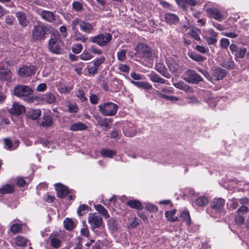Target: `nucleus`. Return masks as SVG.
Returning a JSON list of instances; mask_svg holds the SVG:
<instances>
[{"instance_id": "1", "label": "nucleus", "mask_w": 249, "mask_h": 249, "mask_svg": "<svg viewBox=\"0 0 249 249\" xmlns=\"http://www.w3.org/2000/svg\"><path fill=\"white\" fill-rule=\"evenodd\" d=\"M79 26L80 30L86 34H89L95 31V24L94 23H90L87 20L76 18L71 22L72 30H76V27Z\"/></svg>"}, {"instance_id": "2", "label": "nucleus", "mask_w": 249, "mask_h": 249, "mask_svg": "<svg viewBox=\"0 0 249 249\" xmlns=\"http://www.w3.org/2000/svg\"><path fill=\"white\" fill-rule=\"evenodd\" d=\"M136 54L139 57L144 60H152L155 56V53L146 44L140 43L138 44L136 48Z\"/></svg>"}, {"instance_id": "3", "label": "nucleus", "mask_w": 249, "mask_h": 249, "mask_svg": "<svg viewBox=\"0 0 249 249\" xmlns=\"http://www.w3.org/2000/svg\"><path fill=\"white\" fill-rule=\"evenodd\" d=\"M98 110L103 115L113 116L117 112L118 106L111 102H105L98 106Z\"/></svg>"}, {"instance_id": "4", "label": "nucleus", "mask_w": 249, "mask_h": 249, "mask_svg": "<svg viewBox=\"0 0 249 249\" xmlns=\"http://www.w3.org/2000/svg\"><path fill=\"white\" fill-rule=\"evenodd\" d=\"M48 28L42 23H39L34 27L32 31V38L34 40L44 39L48 32Z\"/></svg>"}, {"instance_id": "5", "label": "nucleus", "mask_w": 249, "mask_h": 249, "mask_svg": "<svg viewBox=\"0 0 249 249\" xmlns=\"http://www.w3.org/2000/svg\"><path fill=\"white\" fill-rule=\"evenodd\" d=\"M33 93V89L26 85H17L14 89V95L20 98L28 97L32 95Z\"/></svg>"}, {"instance_id": "6", "label": "nucleus", "mask_w": 249, "mask_h": 249, "mask_svg": "<svg viewBox=\"0 0 249 249\" xmlns=\"http://www.w3.org/2000/svg\"><path fill=\"white\" fill-rule=\"evenodd\" d=\"M112 36L108 33L99 34L91 38V41L101 47L106 46L111 40Z\"/></svg>"}, {"instance_id": "7", "label": "nucleus", "mask_w": 249, "mask_h": 249, "mask_svg": "<svg viewBox=\"0 0 249 249\" xmlns=\"http://www.w3.org/2000/svg\"><path fill=\"white\" fill-rule=\"evenodd\" d=\"M61 41L58 37H53L50 39L48 47L50 52L55 54H60L62 52L61 48Z\"/></svg>"}, {"instance_id": "8", "label": "nucleus", "mask_w": 249, "mask_h": 249, "mask_svg": "<svg viewBox=\"0 0 249 249\" xmlns=\"http://www.w3.org/2000/svg\"><path fill=\"white\" fill-rule=\"evenodd\" d=\"M184 80L191 84H196L202 80V78L195 71L191 70L185 72Z\"/></svg>"}, {"instance_id": "9", "label": "nucleus", "mask_w": 249, "mask_h": 249, "mask_svg": "<svg viewBox=\"0 0 249 249\" xmlns=\"http://www.w3.org/2000/svg\"><path fill=\"white\" fill-rule=\"evenodd\" d=\"M88 222L91 227V229L94 231L95 228H100L103 223L102 218L95 213H90L89 214Z\"/></svg>"}, {"instance_id": "10", "label": "nucleus", "mask_w": 249, "mask_h": 249, "mask_svg": "<svg viewBox=\"0 0 249 249\" xmlns=\"http://www.w3.org/2000/svg\"><path fill=\"white\" fill-rule=\"evenodd\" d=\"M38 14L43 20L49 22H53L56 19L55 13L50 11L41 9L38 11Z\"/></svg>"}, {"instance_id": "11", "label": "nucleus", "mask_w": 249, "mask_h": 249, "mask_svg": "<svg viewBox=\"0 0 249 249\" xmlns=\"http://www.w3.org/2000/svg\"><path fill=\"white\" fill-rule=\"evenodd\" d=\"M36 69L33 65L24 66L18 69V74L21 77L32 76L35 73Z\"/></svg>"}, {"instance_id": "12", "label": "nucleus", "mask_w": 249, "mask_h": 249, "mask_svg": "<svg viewBox=\"0 0 249 249\" xmlns=\"http://www.w3.org/2000/svg\"><path fill=\"white\" fill-rule=\"evenodd\" d=\"M166 62L170 71L172 73H178L180 71V66L178 62L172 57L167 58Z\"/></svg>"}, {"instance_id": "13", "label": "nucleus", "mask_w": 249, "mask_h": 249, "mask_svg": "<svg viewBox=\"0 0 249 249\" xmlns=\"http://www.w3.org/2000/svg\"><path fill=\"white\" fill-rule=\"evenodd\" d=\"M207 212L210 215L216 217L218 215V198H215L207 208Z\"/></svg>"}, {"instance_id": "14", "label": "nucleus", "mask_w": 249, "mask_h": 249, "mask_svg": "<svg viewBox=\"0 0 249 249\" xmlns=\"http://www.w3.org/2000/svg\"><path fill=\"white\" fill-rule=\"evenodd\" d=\"M25 111V107L16 102L13 103L12 107L10 109L9 112L13 115L18 116Z\"/></svg>"}, {"instance_id": "15", "label": "nucleus", "mask_w": 249, "mask_h": 249, "mask_svg": "<svg viewBox=\"0 0 249 249\" xmlns=\"http://www.w3.org/2000/svg\"><path fill=\"white\" fill-rule=\"evenodd\" d=\"M55 188L57 192V196L59 197L64 198L69 194L67 187L61 183L55 184Z\"/></svg>"}, {"instance_id": "16", "label": "nucleus", "mask_w": 249, "mask_h": 249, "mask_svg": "<svg viewBox=\"0 0 249 249\" xmlns=\"http://www.w3.org/2000/svg\"><path fill=\"white\" fill-rule=\"evenodd\" d=\"M38 101L44 104H53L55 102V96L51 93H46L41 97H38Z\"/></svg>"}, {"instance_id": "17", "label": "nucleus", "mask_w": 249, "mask_h": 249, "mask_svg": "<svg viewBox=\"0 0 249 249\" xmlns=\"http://www.w3.org/2000/svg\"><path fill=\"white\" fill-rule=\"evenodd\" d=\"M216 36V33L212 30H209L208 31V34L206 35L204 38L208 45H214L216 44L217 42Z\"/></svg>"}, {"instance_id": "18", "label": "nucleus", "mask_w": 249, "mask_h": 249, "mask_svg": "<svg viewBox=\"0 0 249 249\" xmlns=\"http://www.w3.org/2000/svg\"><path fill=\"white\" fill-rule=\"evenodd\" d=\"M124 134L128 137H132L137 133L136 129L135 126L131 123L124 125L123 128Z\"/></svg>"}, {"instance_id": "19", "label": "nucleus", "mask_w": 249, "mask_h": 249, "mask_svg": "<svg viewBox=\"0 0 249 249\" xmlns=\"http://www.w3.org/2000/svg\"><path fill=\"white\" fill-rule=\"evenodd\" d=\"M16 16L18 21L19 24L22 27H26L28 24L26 14L22 11L17 12Z\"/></svg>"}, {"instance_id": "20", "label": "nucleus", "mask_w": 249, "mask_h": 249, "mask_svg": "<svg viewBox=\"0 0 249 249\" xmlns=\"http://www.w3.org/2000/svg\"><path fill=\"white\" fill-rule=\"evenodd\" d=\"M4 142L5 144V147L8 150H14L18 146V142L16 140L12 141L9 138H6L4 140Z\"/></svg>"}, {"instance_id": "21", "label": "nucleus", "mask_w": 249, "mask_h": 249, "mask_svg": "<svg viewBox=\"0 0 249 249\" xmlns=\"http://www.w3.org/2000/svg\"><path fill=\"white\" fill-rule=\"evenodd\" d=\"M173 85L177 89L182 90L185 92H193V90L191 87L186 84L182 81L177 83H173Z\"/></svg>"}, {"instance_id": "22", "label": "nucleus", "mask_w": 249, "mask_h": 249, "mask_svg": "<svg viewBox=\"0 0 249 249\" xmlns=\"http://www.w3.org/2000/svg\"><path fill=\"white\" fill-rule=\"evenodd\" d=\"M156 70L164 77L169 78L170 74L167 71L166 68L162 63H158L156 65Z\"/></svg>"}, {"instance_id": "23", "label": "nucleus", "mask_w": 249, "mask_h": 249, "mask_svg": "<svg viewBox=\"0 0 249 249\" xmlns=\"http://www.w3.org/2000/svg\"><path fill=\"white\" fill-rule=\"evenodd\" d=\"M165 20L170 24H175L178 22V17L173 13H167L165 15Z\"/></svg>"}, {"instance_id": "24", "label": "nucleus", "mask_w": 249, "mask_h": 249, "mask_svg": "<svg viewBox=\"0 0 249 249\" xmlns=\"http://www.w3.org/2000/svg\"><path fill=\"white\" fill-rule=\"evenodd\" d=\"M148 77L151 81L160 84H166V81L160 77L158 74L154 72H152L148 75Z\"/></svg>"}, {"instance_id": "25", "label": "nucleus", "mask_w": 249, "mask_h": 249, "mask_svg": "<svg viewBox=\"0 0 249 249\" xmlns=\"http://www.w3.org/2000/svg\"><path fill=\"white\" fill-rule=\"evenodd\" d=\"M122 81L118 78H114L111 81L110 84V90L117 92L121 88Z\"/></svg>"}, {"instance_id": "26", "label": "nucleus", "mask_w": 249, "mask_h": 249, "mask_svg": "<svg viewBox=\"0 0 249 249\" xmlns=\"http://www.w3.org/2000/svg\"><path fill=\"white\" fill-rule=\"evenodd\" d=\"M12 73L10 71L0 70V79L8 82L12 80Z\"/></svg>"}, {"instance_id": "27", "label": "nucleus", "mask_w": 249, "mask_h": 249, "mask_svg": "<svg viewBox=\"0 0 249 249\" xmlns=\"http://www.w3.org/2000/svg\"><path fill=\"white\" fill-rule=\"evenodd\" d=\"M130 82L131 84L136 86L138 88H142L144 89H150L152 88V85L147 82H137L134 80H131Z\"/></svg>"}, {"instance_id": "28", "label": "nucleus", "mask_w": 249, "mask_h": 249, "mask_svg": "<svg viewBox=\"0 0 249 249\" xmlns=\"http://www.w3.org/2000/svg\"><path fill=\"white\" fill-rule=\"evenodd\" d=\"M51 246L54 248H59L61 245L60 239L55 235H51L49 238Z\"/></svg>"}, {"instance_id": "29", "label": "nucleus", "mask_w": 249, "mask_h": 249, "mask_svg": "<svg viewBox=\"0 0 249 249\" xmlns=\"http://www.w3.org/2000/svg\"><path fill=\"white\" fill-rule=\"evenodd\" d=\"M74 32L73 38L74 40L76 41H81L83 42H86L88 39V37L84 35H83L78 30V27H76V30H72Z\"/></svg>"}, {"instance_id": "30", "label": "nucleus", "mask_w": 249, "mask_h": 249, "mask_svg": "<svg viewBox=\"0 0 249 249\" xmlns=\"http://www.w3.org/2000/svg\"><path fill=\"white\" fill-rule=\"evenodd\" d=\"M40 124L44 127H49L53 124V119L49 115L44 116L40 120Z\"/></svg>"}, {"instance_id": "31", "label": "nucleus", "mask_w": 249, "mask_h": 249, "mask_svg": "<svg viewBox=\"0 0 249 249\" xmlns=\"http://www.w3.org/2000/svg\"><path fill=\"white\" fill-rule=\"evenodd\" d=\"M176 210L173 209L171 211H166L165 213V216L166 219L170 222H175L178 220V218L175 215Z\"/></svg>"}, {"instance_id": "32", "label": "nucleus", "mask_w": 249, "mask_h": 249, "mask_svg": "<svg viewBox=\"0 0 249 249\" xmlns=\"http://www.w3.org/2000/svg\"><path fill=\"white\" fill-rule=\"evenodd\" d=\"M87 128V126L81 122H78L72 124L70 127V130L73 131L84 130Z\"/></svg>"}, {"instance_id": "33", "label": "nucleus", "mask_w": 249, "mask_h": 249, "mask_svg": "<svg viewBox=\"0 0 249 249\" xmlns=\"http://www.w3.org/2000/svg\"><path fill=\"white\" fill-rule=\"evenodd\" d=\"M94 208L100 214H102L105 218H107L109 217L107 210L105 209L102 205L100 204L95 205Z\"/></svg>"}, {"instance_id": "34", "label": "nucleus", "mask_w": 249, "mask_h": 249, "mask_svg": "<svg viewBox=\"0 0 249 249\" xmlns=\"http://www.w3.org/2000/svg\"><path fill=\"white\" fill-rule=\"evenodd\" d=\"M28 242V240L22 236H18L15 239V242L17 246L18 247H24L26 246Z\"/></svg>"}, {"instance_id": "35", "label": "nucleus", "mask_w": 249, "mask_h": 249, "mask_svg": "<svg viewBox=\"0 0 249 249\" xmlns=\"http://www.w3.org/2000/svg\"><path fill=\"white\" fill-rule=\"evenodd\" d=\"M180 218L185 222L186 224L190 225L191 224V219L189 213L188 211H182L180 214Z\"/></svg>"}, {"instance_id": "36", "label": "nucleus", "mask_w": 249, "mask_h": 249, "mask_svg": "<svg viewBox=\"0 0 249 249\" xmlns=\"http://www.w3.org/2000/svg\"><path fill=\"white\" fill-rule=\"evenodd\" d=\"M100 154L103 157L112 158L116 155V152L114 150L104 148L100 151Z\"/></svg>"}, {"instance_id": "37", "label": "nucleus", "mask_w": 249, "mask_h": 249, "mask_svg": "<svg viewBox=\"0 0 249 249\" xmlns=\"http://www.w3.org/2000/svg\"><path fill=\"white\" fill-rule=\"evenodd\" d=\"M68 108L69 112L71 114H76L79 111V107L75 103L70 102Z\"/></svg>"}, {"instance_id": "38", "label": "nucleus", "mask_w": 249, "mask_h": 249, "mask_svg": "<svg viewBox=\"0 0 249 249\" xmlns=\"http://www.w3.org/2000/svg\"><path fill=\"white\" fill-rule=\"evenodd\" d=\"M127 205L132 208L141 210L142 209L141 203L138 200H130L127 202Z\"/></svg>"}, {"instance_id": "39", "label": "nucleus", "mask_w": 249, "mask_h": 249, "mask_svg": "<svg viewBox=\"0 0 249 249\" xmlns=\"http://www.w3.org/2000/svg\"><path fill=\"white\" fill-rule=\"evenodd\" d=\"M208 203V199L205 196H200L195 200L196 204L199 207H203Z\"/></svg>"}, {"instance_id": "40", "label": "nucleus", "mask_w": 249, "mask_h": 249, "mask_svg": "<svg viewBox=\"0 0 249 249\" xmlns=\"http://www.w3.org/2000/svg\"><path fill=\"white\" fill-rule=\"evenodd\" d=\"M41 115V110L40 109H32L28 112V116L33 120L38 119Z\"/></svg>"}, {"instance_id": "41", "label": "nucleus", "mask_w": 249, "mask_h": 249, "mask_svg": "<svg viewBox=\"0 0 249 249\" xmlns=\"http://www.w3.org/2000/svg\"><path fill=\"white\" fill-rule=\"evenodd\" d=\"M10 123L9 119L5 116L3 112H0V127H3Z\"/></svg>"}, {"instance_id": "42", "label": "nucleus", "mask_w": 249, "mask_h": 249, "mask_svg": "<svg viewBox=\"0 0 249 249\" xmlns=\"http://www.w3.org/2000/svg\"><path fill=\"white\" fill-rule=\"evenodd\" d=\"M22 228V225L21 223H13L10 227V231L14 234L20 232Z\"/></svg>"}, {"instance_id": "43", "label": "nucleus", "mask_w": 249, "mask_h": 249, "mask_svg": "<svg viewBox=\"0 0 249 249\" xmlns=\"http://www.w3.org/2000/svg\"><path fill=\"white\" fill-rule=\"evenodd\" d=\"M13 191V186L9 184H6L0 188V193L2 194L11 193Z\"/></svg>"}, {"instance_id": "44", "label": "nucleus", "mask_w": 249, "mask_h": 249, "mask_svg": "<svg viewBox=\"0 0 249 249\" xmlns=\"http://www.w3.org/2000/svg\"><path fill=\"white\" fill-rule=\"evenodd\" d=\"M207 13L210 18L218 19V10L216 8H209L207 10Z\"/></svg>"}, {"instance_id": "45", "label": "nucleus", "mask_w": 249, "mask_h": 249, "mask_svg": "<svg viewBox=\"0 0 249 249\" xmlns=\"http://www.w3.org/2000/svg\"><path fill=\"white\" fill-rule=\"evenodd\" d=\"M247 53V49L245 47H241L235 53L234 56L236 58H243Z\"/></svg>"}, {"instance_id": "46", "label": "nucleus", "mask_w": 249, "mask_h": 249, "mask_svg": "<svg viewBox=\"0 0 249 249\" xmlns=\"http://www.w3.org/2000/svg\"><path fill=\"white\" fill-rule=\"evenodd\" d=\"M157 93L159 96L167 100L176 101L178 100V98L175 96H168L158 91Z\"/></svg>"}, {"instance_id": "47", "label": "nucleus", "mask_w": 249, "mask_h": 249, "mask_svg": "<svg viewBox=\"0 0 249 249\" xmlns=\"http://www.w3.org/2000/svg\"><path fill=\"white\" fill-rule=\"evenodd\" d=\"M76 96L82 102H85L88 100L87 98L85 96L84 91L81 89H78L76 92Z\"/></svg>"}, {"instance_id": "48", "label": "nucleus", "mask_w": 249, "mask_h": 249, "mask_svg": "<svg viewBox=\"0 0 249 249\" xmlns=\"http://www.w3.org/2000/svg\"><path fill=\"white\" fill-rule=\"evenodd\" d=\"M188 55L193 60L197 62H201L204 60V57L203 56L196 53H189Z\"/></svg>"}, {"instance_id": "49", "label": "nucleus", "mask_w": 249, "mask_h": 249, "mask_svg": "<svg viewBox=\"0 0 249 249\" xmlns=\"http://www.w3.org/2000/svg\"><path fill=\"white\" fill-rule=\"evenodd\" d=\"M64 225L65 228L68 230H71L74 228L72 221L69 218H66L64 221Z\"/></svg>"}, {"instance_id": "50", "label": "nucleus", "mask_w": 249, "mask_h": 249, "mask_svg": "<svg viewBox=\"0 0 249 249\" xmlns=\"http://www.w3.org/2000/svg\"><path fill=\"white\" fill-rule=\"evenodd\" d=\"M88 206L85 204H82L79 207L77 210V213L79 215H83L88 210Z\"/></svg>"}, {"instance_id": "51", "label": "nucleus", "mask_w": 249, "mask_h": 249, "mask_svg": "<svg viewBox=\"0 0 249 249\" xmlns=\"http://www.w3.org/2000/svg\"><path fill=\"white\" fill-rule=\"evenodd\" d=\"M80 57L81 59L87 61L91 59L92 58V55L91 53L84 51L80 55Z\"/></svg>"}, {"instance_id": "52", "label": "nucleus", "mask_w": 249, "mask_h": 249, "mask_svg": "<svg viewBox=\"0 0 249 249\" xmlns=\"http://www.w3.org/2000/svg\"><path fill=\"white\" fill-rule=\"evenodd\" d=\"M108 225L110 229L113 231H116L117 229V221L113 218H111L108 220Z\"/></svg>"}, {"instance_id": "53", "label": "nucleus", "mask_w": 249, "mask_h": 249, "mask_svg": "<svg viewBox=\"0 0 249 249\" xmlns=\"http://www.w3.org/2000/svg\"><path fill=\"white\" fill-rule=\"evenodd\" d=\"M126 51L125 50H122L118 52L117 53L118 59L122 61H124L126 58Z\"/></svg>"}, {"instance_id": "54", "label": "nucleus", "mask_w": 249, "mask_h": 249, "mask_svg": "<svg viewBox=\"0 0 249 249\" xmlns=\"http://www.w3.org/2000/svg\"><path fill=\"white\" fill-rule=\"evenodd\" d=\"M198 30L197 29H192L189 31V34L196 40H200V38L198 34Z\"/></svg>"}, {"instance_id": "55", "label": "nucleus", "mask_w": 249, "mask_h": 249, "mask_svg": "<svg viewBox=\"0 0 249 249\" xmlns=\"http://www.w3.org/2000/svg\"><path fill=\"white\" fill-rule=\"evenodd\" d=\"M72 52L75 53H79L83 49V46L80 44H74L71 48Z\"/></svg>"}, {"instance_id": "56", "label": "nucleus", "mask_w": 249, "mask_h": 249, "mask_svg": "<svg viewBox=\"0 0 249 249\" xmlns=\"http://www.w3.org/2000/svg\"><path fill=\"white\" fill-rule=\"evenodd\" d=\"M72 7L76 11H80L83 9L82 4L78 1H73L72 3Z\"/></svg>"}, {"instance_id": "57", "label": "nucleus", "mask_w": 249, "mask_h": 249, "mask_svg": "<svg viewBox=\"0 0 249 249\" xmlns=\"http://www.w3.org/2000/svg\"><path fill=\"white\" fill-rule=\"evenodd\" d=\"M178 5L182 9H186L188 5L187 0H175Z\"/></svg>"}, {"instance_id": "58", "label": "nucleus", "mask_w": 249, "mask_h": 249, "mask_svg": "<svg viewBox=\"0 0 249 249\" xmlns=\"http://www.w3.org/2000/svg\"><path fill=\"white\" fill-rule=\"evenodd\" d=\"M105 60H106V58H105V56H101L100 58L95 60L93 61V65L95 66H96L97 68H98V67L100 66V65H101L102 64H103Z\"/></svg>"}, {"instance_id": "59", "label": "nucleus", "mask_w": 249, "mask_h": 249, "mask_svg": "<svg viewBox=\"0 0 249 249\" xmlns=\"http://www.w3.org/2000/svg\"><path fill=\"white\" fill-rule=\"evenodd\" d=\"M58 89L60 93H66L69 92L72 89L71 87H68L65 86L58 87Z\"/></svg>"}, {"instance_id": "60", "label": "nucleus", "mask_w": 249, "mask_h": 249, "mask_svg": "<svg viewBox=\"0 0 249 249\" xmlns=\"http://www.w3.org/2000/svg\"><path fill=\"white\" fill-rule=\"evenodd\" d=\"M130 76L135 80H140L144 79V76L139 73H137L135 72H132L130 73Z\"/></svg>"}, {"instance_id": "61", "label": "nucleus", "mask_w": 249, "mask_h": 249, "mask_svg": "<svg viewBox=\"0 0 249 249\" xmlns=\"http://www.w3.org/2000/svg\"><path fill=\"white\" fill-rule=\"evenodd\" d=\"M118 69L124 72H128L129 71V68L128 65L126 64H120L118 65Z\"/></svg>"}, {"instance_id": "62", "label": "nucleus", "mask_w": 249, "mask_h": 249, "mask_svg": "<svg viewBox=\"0 0 249 249\" xmlns=\"http://www.w3.org/2000/svg\"><path fill=\"white\" fill-rule=\"evenodd\" d=\"M146 209L150 212H156L158 210V208L156 205L151 203H147L145 206Z\"/></svg>"}, {"instance_id": "63", "label": "nucleus", "mask_w": 249, "mask_h": 249, "mask_svg": "<svg viewBox=\"0 0 249 249\" xmlns=\"http://www.w3.org/2000/svg\"><path fill=\"white\" fill-rule=\"evenodd\" d=\"M235 221L236 224L241 225L244 223V218L241 215H238L235 217Z\"/></svg>"}, {"instance_id": "64", "label": "nucleus", "mask_w": 249, "mask_h": 249, "mask_svg": "<svg viewBox=\"0 0 249 249\" xmlns=\"http://www.w3.org/2000/svg\"><path fill=\"white\" fill-rule=\"evenodd\" d=\"M89 100L92 104L96 105L99 101L98 97L95 94H91L89 97Z\"/></svg>"}]
</instances>
